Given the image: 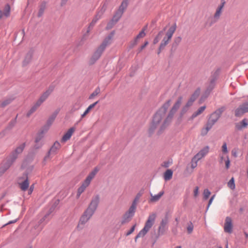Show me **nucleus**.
I'll return each mask as SVG.
<instances>
[{
  "mask_svg": "<svg viewBox=\"0 0 248 248\" xmlns=\"http://www.w3.org/2000/svg\"><path fill=\"white\" fill-rule=\"evenodd\" d=\"M170 104L171 100H168L154 115L148 129L147 133L149 136H152L155 132L157 135H160L169 125L173 117L170 113L166 116V112Z\"/></svg>",
  "mask_w": 248,
  "mask_h": 248,
  "instance_id": "f257e3e1",
  "label": "nucleus"
},
{
  "mask_svg": "<svg viewBox=\"0 0 248 248\" xmlns=\"http://www.w3.org/2000/svg\"><path fill=\"white\" fill-rule=\"evenodd\" d=\"M176 23H174L170 26H166L155 37L153 42L154 45L156 44L159 41H161L158 49V54H159L170 42L173 35L176 31Z\"/></svg>",
  "mask_w": 248,
  "mask_h": 248,
  "instance_id": "f03ea898",
  "label": "nucleus"
},
{
  "mask_svg": "<svg viewBox=\"0 0 248 248\" xmlns=\"http://www.w3.org/2000/svg\"><path fill=\"white\" fill-rule=\"evenodd\" d=\"M113 35V34H111L105 39L102 44L92 56L90 59V63H94L100 57L106 47L110 44Z\"/></svg>",
  "mask_w": 248,
  "mask_h": 248,
  "instance_id": "7ed1b4c3",
  "label": "nucleus"
},
{
  "mask_svg": "<svg viewBox=\"0 0 248 248\" xmlns=\"http://www.w3.org/2000/svg\"><path fill=\"white\" fill-rule=\"evenodd\" d=\"M99 170L95 168L87 176L85 180L82 183L81 186L78 188L77 192V197L79 198L80 195L85 191L86 188L89 186L91 181L94 177Z\"/></svg>",
  "mask_w": 248,
  "mask_h": 248,
  "instance_id": "20e7f679",
  "label": "nucleus"
},
{
  "mask_svg": "<svg viewBox=\"0 0 248 248\" xmlns=\"http://www.w3.org/2000/svg\"><path fill=\"white\" fill-rule=\"evenodd\" d=\"M155 217L156 215L155 213H152L149 216L148 219L145 222L144 228L139 232V233L136 236L135 240H136L138 238L143 237L147 233V232L153 226L155 222Z\"/></svg>",
  "mask_w": 248,
  "mask_h": 248,
  "instance_id": "39448f33",
  "label": "nucleus"
},
{
  "mask_svg": "<svg viewBox=\"0 0 248 248\" xmlns=\"http://www.w3.org/2000/svg\"><path fill=\"white\" fill-rule=\"evenodd\" d=\"M129 0H123L120 7L116 13V14L114 16L112 21H115L116 22L122 16L124 11L126 8Z\"/></svg>",
  "mask_w": 248,
  "mask_h": 248,
  "instance_id": "423d86ee",
  "label": "nucleus"
},
{
  "mask_svg": "<svg viewBox=\"0 0 248 248\" xmlns=\"http://www.w3.org/2000/svg\"><path fill=\"white\" fill-rule=\"evenodd\" d=\"M225 4V1L224 0H221L220 4L218 6L216 9V12L214 15V17L212 18L211 19V22L209 24L210 26L216 23L219 19Z\"/></svg>",
  "mask_w": 248,
  "mask_h": 248,
  "instance_id": "0eeeda50",
  "label": "nucleus"
},
{
  "mask_svg": "<svg viewBox=\"0 0 248 248\" xmlns=\"http://www.w3.org/2000/svg\"><path fill=\"white\" fill-rule=\"evenodd\" d=\"M99 200L100 197L99 195L94 196L92 198L88 208L86 209V211L93 215L98 206Z\"/></svg>",
  "mask_w": 248,
  "mask_h": 248,
  "instance_id": "6e6552de",
  "label": "nucleus"
},
{
  "mask_svg": "<svg viewBox=\"0 0 248 248\" xmlns=\"http://www.w3.org/2000/svg\"><path fill=\"white\" fill-rule=\"evenodd\" d=\"M223 111V108H220L216 110L211 114L208 122L214 124L218 120Z\"/></svg>",
  "mask_w": 248,
  "mask_h": 248,
  "instance_id": "1a4fd4ad",
  "label": "nucleus"
},
{
  "mask_svg": "<svg viewBox=\"0 0 248 248\" xmlns=\"http://www.w3.org/2000/svg\"><path fill=\"white\" fill-rule=\"evenodd\" d=\"M248 112V101L240 105L235 110V115L239 117Z\"/></svg>",
  "mask_w": 248,
  "mask_h": 248,
  "instance_id": "9d476101",
  "label": "nucleus"
},
{
  "mask_svg": "<svg viewBox=\"0 0 248 248\" xmlns=\"http://www.w3.org/2000/svg\"><path fill=\"white\" fill-rule=\"evenodd\" d=\"M147 30V25L145 26L141 30V31L139 32V33L136 36V37L134 39L133 41L131 42V46L132 47L134 46L139 42V40L141 38H143L146 35L145 31Z\"/></svg>",
  "mask_w": 248,
  "mask_h": 248,
  "instance_id": "9b49d317",
  "label": "nucleus"
},
{
  "mask_svg": "<svg viewBox=\"0 0 248 248\" xmlns=\"http://www.w3.org/2000/svg\"><path fill=\"white\" fill-rule=\"evenodd\" d=\"M209 147L206 146L201 149L192 158L193 162L194 161H199L204 157L209 152Z\"/></svg>",
  "mask_w": 248,
  "mask_h": 248,
  "instance_id": "f8f14e48",
  "label": "nucleus"
},
{
  "mask_svg": "<svg viewBox=\"0 0 248 248\" xmlns=\"http://www.w3.org/2000/svg\"><path fill=\"white\" fill-rule=\"evenodd\" d=\"M92 216V214L88 212V211L86 210L80 219L78 228V229L81 228L82 226L89 220Z\"/></svg>",
  "mask_w": 248,
  "mask_h": 248,
  "instance_id": "ddd939ff",
  "label": "nucleus"
},
{
  "mask_svg": "<svg viewBox=\"0 0 248 248\" xmlns=\"http://www.w3.org/2000/svg\"><path fill=\"white\" fill-rule=\"evenodd\" d=\"M183 100V97L182 96H179L173 105L172 108L169 112V113L172 116V117H173L174 114L180 108Z\"/></svg>",
  "mask_w": 248,
  "mask_h": 248,
  "instance_id": "4468645a",
  "label": "nucleus"
},
{
  "mask_svg": "<svg viewBox=\"0 0 248 248\" xmlns=\"http://www.w3.org/2000/svg\"><path fill=\"white\" fill-rule=\"evenodd\" d=\"M232 220L230 217H227L224 223V230L226 232L231 233L232 232Z\"/></svg>",
  "mask_w": 248,
  "mask_h": 248,
  "instance_id": "2eb2a0df",
  "label": "nucleus"
},
{
  "mask_svg": "<svg viewBox=\"0 0 248 248\" xmlns=\"http://www.w3.org/2000/svg\"><path fill=\"white\" fill-rule=\"evenodd\" d=\"M12 164V161L9 159L4 160L1 164L0 167V176L8 170Z\"/></svg>",
  "mask_w": 248,
  "mask_h": 248,
  "instance_id": "dca6fc26",
  "label": "nucleus"
},
{
  "mask_svg": "<svg viewBox=\"0 0 248 248\" xmlns=\"http://www.w3.org/2000/svg\"><path fill=\"white\" fill-rule=\"evenodd\" d=\"M60 144L58 142L56 141L50 148L48 153V155L44 157V160L46 161L49 158L50 155L55 154L57 152L58 149L60 148Z\"/></svg>",
  "mask_w": 248,
  "mask_h": 248,
  "instance_id": "f3484780",
  "label": "nucleus"
},
{
  "mask_svg": "<svg viewBox=\"0 0 248 248\" xmlns=\"http://www.w3.org/2000/svg\"><path fill=\"white\" fill-rule=\"evenodd\" d=\"M33 54V51L32 50H30L27 52L22 62L23 66L27 65L31 62L32 60Z\"/></svg>",
  "mask_w": 248,
  "mask_h": 248,
  "instance_id": "a211bd4d",
  "label": "nucleus"
},
{
  "mask_svg": "<svg viewBox=\"0 0 248 248\" xmlns=\"http://www.w3.org/2000/svg\"><path fill=\"white\" fill-rule=\"evenodd\" d=\"M53 89V87H49V88L40 96L39 99L43 103L52 93Z\"/></svg>",
  "mask_w": 248,
  "mask_h": 248,
  "instance_id": "6ab92c4d",
  "label": "nucleus"
},
{
  "mask_svg": "<svg viewBox=\"0 0 248 248\" xmlns=\"http://www.w3.org/2000/svg\"><path fill=\"white\" fill-rule=\"evenodd\" d=\"M75 131V128L71 127L63 136V142L69 140Z\"/></svg>",
  "mask_w": 248,
  "mask_h": 248,
  "instance_id": "aec40b11",
  "label": "nucleus"
},
{
  "mask_svg": "<svg viewBox=\"0 0 248 248\" xmlns=\"http://www.w3.org/2000/svg\"><path fill=\"white\" fill-rule=\"evenodd\" d=\"M168 222V218L165 217L163 219L160 223V225L158 228V232L161 234H163L165 231V228Z\"/></svg>",
  "mask_w": 248,
  "mask_h": 248,
  "instance_id": "412c9836",
  "label": "nucleus"
},
{
  "mask_svg": "<svg viewBox=\"0 0 248 248\" xmlns=\"http://www.w3.org/2000/svg\"><path fill=\"white\" fill-rule=\"evenodd\" d=\"M248 125V120L246 119H244L242 121L236 124V127L238 130H241L243 128H246Z\"/></svg>",
  "mask_w": 248,
  "mask_h": 248,
  "instance_id": "4be33fe9",
  "label": "nucleus"
},
{
  "mask_svg": "<svg viewBox=\"0 0 248 248\" xmlns=\"http://www.w3.org/2000/svg\"><path fill=\"white\" fill-rule=\"evenodd\" d=\"M50 213H47L38 222V223L39 224V225H41L42 224H43L42 225H41V227H40V230H41L43 227L44 226V225L48 222V221L49 220V215H50Z\"/></svg>",
  "mask_w": 248,
  "mask_h": 248,
  "instance_id": "5701e85b",
  "label": "nucleus"
},
{
  "mask_svg": "<svg viewBox=\"0 0 248 248\" xmlns=\"http://www.w3.org/2000/svg\"><path fill=\"white\" fill-rule=\"evenodd\" d=\"M19 185L21 189L23 191H26L29 187V182L27 177L21 182H19Z\"/></svg>",
  "mask_w": 248,
  "mask_h": 248,
  "instance_id": "b1692460",
  "label": "nucleus"
},
{
  "mask_svg": "<svg viewBox=\"0 0 248 248\" xmlns=\"http://www.w3.org/2000/svg\"><path fill=\"white\" fill-rule=\"evenodd\" d=\"M163 194L164 192L161 191L158 194L155 195H153L152 194H151V197L150 199V202H154L158 201L163 195Z\"/></svg>",
  "mask_w": 248,
  "mask_h": 248,
  "instance_id": "393cba45",
  "label": "nucleus"
},
{
  "mask_svg": "<svg viewBox=\"0 0 248 248\" xmlns=\"http://www.w3.org/2000/svg\"><path fill=\"white\" fill-rule=\"evenodd\" d=\"M205 106H202L200 107L196 112L193 113L191 117V119H193L198 115L201 114L205 110Z\"/></svg>",
  "mask_w": 248,
  "mask_h": 248,
  "instance_id": "a878e982",
  "label": "nucleus"
},
{
  "mask_svg": "<svg viewBox=\"0 0 248 248\" xmlns=\"http://www.w3.org/2000/svg\"><path fill=\"white\" fill-rule=\"evenodd\" d=\"M173 172L171 170H167L164 174V179L165 181H169L172 178Z\"/></svg>",
  "mask_w": 248,
  "mask_h": 248,
  "instance_id": "bb28decb",
  "label": "nucleus"
},
{
  "mask_svg": "<svg viewBox=\"0 0 248 248\" xmlns=\"http://www.w3.org/2000/svg\"><path fill=\"white\" fill-rule=\"evenodd\" d=\"M26 146V143L24 142L18 146H17L15 150L14 151L15 152V154H17V155H19L21 154L24 150L25 147Z\"/></svg>",
  "mask_w": 248,
  "mask_h": 248,
  "instance_id": "cd10ccee",
  "label": "nucleus"
},
{
  "mask_svg": "<svg viewBox=\"0 0 248 248\" xmlns=\"http://www.w3.org/2000/svg\"><path fill=\"white\" fill-rule=\"evenodd\" d=\"M46 8V2H42L39 6L38 16L41 17L44 14V11Z\"/></svg>",
  "mask_w": 248,
  "mask_h": 248,
  "instance_id": "c85d7f7f",
  "label": "nucleus"
},
{
  "mask_svg": "<svg viewBox=\"0 0 248 248\" xmlns=\"http://www.w3.org/2000/svg\"><path fill=\"white\" fill-rule=\"evenodd\" d=\"M97 103L98 101H96L95 103L90 105L84 111V112L81 115V118H84L90 111V110L95 106Z\"/></svg>",
  "mask_w": 248,
  "mask_h": 248,
  "instance_id": "c756f323",
  "label": "nucleus"
},
{
  "mask_svg": "<svg viewBox=\"0 0 248 248\" xmlns=\"http://www.w3.org/2000/svg\"><path fill=\"white\" fill-rule=\"evenodd\" d=\"M14 100L13 98L12 97H9L7 98H6L4 99L1 103L0 104V107L1 108H4L6 106L10 104Z\"/></svg>",
  "mask_w": 248,
  "mask_h": 248,
  "instance_id": "7c9ffc66",
  "label": "nucleus"
},
{
  "mask_svg": "<svg viewBox=\"0 0 248 248\" xmlns=\"http://www.w3.org/2000/svg\"><path fill=\"white\" fill-rule=\"evenodd\" d=\"M133 216V215H132L130 214H129L128 213H127V212L125 213V214L124 215V216L123 217V218L122 223L123 224H124V223L128 222L131 220V219Z\"/></svg>",
  "mask_w": 248,
  "mask_h": 248,
  "instance_id": "2f4dec72",
  "label": "nucleus"
},
{
  "mask_svg": "<svg viewBox=\"0 0 248 248\" xmlns=\"http://www.w3.org/2000/svg\"><path fill=\"white\" fill-rule=\"evenodd\" d=\"M57 115V112H55L53 113L47 120L46 124L50 127L53 122H54L56 116Z\"/></svg>",
  "mask_w": 248,
  "mask_h": 248,
  "instance_id": "473e14b6",
  "label": "nucleus"
},
{
  "mask_svg": "<svg viewBox=\"0 0 248 248\" xmlns=\"http://www.w3.org/2000/svg\"><path fill=\"white\" fill-rule=\"evenodd\" d=\"M10 5L9 4H7L4 7L3 14L6 17L9 16L10 15Z\"/></svg>",
  "mask_w": 248,
  "mask_h": 248,
  "instance_id": "72a5a7b5",
  "label": "nucleus"
},
{
  "mask_svg": "<svg viewBox=\"0 0 248 248\" xmlns=\"http://www.w3.org/2000/svg\"><path fill=\"white\" fill-rule=\"evenodd\" d=\"M45 134L42 132L39 131L37 134L36 137L35 139V141L38 142L40 141H44L43 138L44 137Z\"/></svg>",
  "mask_w": 248,
  "mask_h": 248,
  "instance_id": "f704fd0d",
  "label": "nucleus"
},
{
  "mask_svg": "<svg viewBox=\"0 0 248 248\" xmlns=\"http://www.w3.org/2000/svg\"><path fill=\"white\" fill-rule=\"evenodd\" d=\"M195 100L194 99V98L193 99V98L190 97L188 101H187V102L186 103L185 106L184 107L183 111L186 110V109H188V108L192 105L193 102Z\"/></svg>",
  "mask_w": 248,
  "mask_h": 248,
  "instance_id": "c9c22d12",
  "label": "nucleus"
},
{
  "mask_svg": "<svg viewBox=\"0 0 248 248\" xmlns=\"http://www.w3.org/2000/svg\"><path fill=\"white\" fill-rule=\"evenodd\" d=\"M228 186L232 190H233L235 188V185L234 183V179L232 177L228 183Z\"/></svg>",
  "mask_w": 248,
  "mask_h": 248,
  "instance_id": "e433bc0d",
  "label": "nucleus"
},
{
  "mask_svg": "<svg viewBox=\"0 0 248 248\" xmlns=\"http://www.w3.org/2000/svg\"><path fill=\"white\" fill-rule=\"evenodd\" d=\"M38 108L35 107L34 105L31 107L26 114L27 117H29L32 113H33Z\"/></svg>",
  "mask_w": 248,
  "mask_h": 248,
  "instance_id": "4c0bfd02",
  "label": "nucleus"
},
{
  "mask_svg": "<svg viewBox=\"0 0 248 248\" xmlns=\"http://www.w3.org/2000/svg\"><path fill=\"white\" fill-rule=\"evenodd\" d=\"M136 207L137 205H135V203H132L127 212L129 214H130L134 216L136 211Z\"/></svg>",
  "mask_w": 248,
  "mask_h": 248,
  "instance_id": "58836bf2",
  "label": "nucleus"
},
{
  "mask_svg": "<svg viewBox=\"0 0 248 248\" xmlns=\"http://www.w3.org/2000/svg\"><path fill=\"white\" fill-rule=\"evenodd\" d=\"M100 93V89L99 87H97L93 92V93L89 96V99H93L94 97L98 95Z\"/></svg>",
  "mask_w": 248,
  "mask_h": 248,
  "instance_id": "ea45409f",
  "label": "nucleus"
},
{
  "mask_svg": "<svg viewBox=\"0 0 248 248\" xmlns=\"http://www.w3.org/2000/svg\"><path fill=\"white\" fill-rule=\"evenodd\" d=\"M18 155L17 154H15V152L13 151V152L11 153L9 156V158L8 159L11 161H12V163L16 160L17 158Z\"/></svg>",
  "mask_w": 248,
  "mask_h": 248,
  "instance_id": "a19ab883",
  "label": "nucleus"
},
{
  "mask_svg": "<svg viewBox=\"0 0 248 248\" xmlns=\"http://www.w3.org/2000/svg\"><path fill=\"white\" fill-rule=\"evenodd\" d=\"M44 144V141H38V142L35 141L34 148L35 149H39L43 146Z\"/></svg>",
  "mask_w": 248,
  "mask_h": 248,
  "instance_id": "79ce46f5",
  "label": "nucleus"
},
{
  "mask_svg": "<svg viewBox=\"0 0 248 248\" xmlns=\"http://www.w3.org/2000/svg\"><path fill=\"white\" fill-rule=\"evenodd\" d=\"M211 194L210 191L208 189H205L203 191V195L204 200H207Z\"/></svg>",
  "mask_w": 248,
  "mask_h": 248,
  "instance_id": "37998d69",
  "label": "nucleus"
},
{
  "mask_svg": "<svg viewBox=\"0 0 248 248\" xmlns=\"http://www.w3.org/2000/svg\"><path fill=\"white\" fill-rule=\"evenodd\" d=\"M50 128V126H49L48 125H46V124H45L41 129V130H40V132H42L43 133H44V134H45L47 132V131L48 130V129H49Z\"/></svg>",
  "mask_w": 248,
  "mask_h": 248,
  "instance_id": "c03bdc74",
  "label": "nucleus"
},
{
  "mask_svg": "<svg viewBox=\"0 0 248 248\" xmlns=\"http://www.w3.org/2000/svg\"><path fill=\"white\" fill-rule=\"evenodd\" d=\"M200 93V90L199 89H197L193 94L192 95L191 97L194 98L195 100L197 99V98L199 96Z\"/></svg>",
  "mask_w": 248,
  "mask_h": 248,
  "instance_id": "a18cd8bd",
  "label": "nucleus"
},
{
  "mask_svg": "<svg viewBox=\"0 0 248 248\" xmlns=\"http://www.w3.org/2000/svg\"><path fill=\"white\" fill-rule=\"evenodd\" d=\"M199 194V188L198 186L195 187L193 190V195L195 198H197Z\"/></svg>",
  "mask_w": 248,
  "mask_h": 248,
  "instance_id": "49530a36",
  "label": "nucleus"
},
{
  "mask_svg": "<svg viewBox=\"0 0 248 248\" xmlns=\"http://www.w3.org/2000/svg\"><path fill=\"white\" fill-rule=\"evenodd\" d=\"M214 125L213 124H211V123L207 122L206 124L205 125L204 128L208 132L212 127V126Z\"/></svg>",
  "mask_w": 248,
  "mask_h": 248,
  "instance_id": "de8ad7c7",
  "label": "nucleus"
},
{
  "mask_svg": "<svg viewBox=\"0 0 248 248\" xmlns=\"http://www.w3.org/2000/svg\"><path fill=\"white\" fill-rule=\"evenodd\" d=\"M222 151L224 154H227L228 152L226 142H224L222 146Z\"/></svg>",
  "mask_w": 248,
  "mask_h": 248,
  "instance_id": "09e8293b",
  "label": "nucleus"
},
{
  "mask_svg": "<svg viewBox=\"0 0 248 248\" xmlns=\"http://www.w3.org/2000/svg\"><path fill=\"white\" fill-rule=\"evenodd\" d=\"M225 163L226 169H228L230 166V161L228 156H226V159L225 160Z\"/></svg>",
  "mask_w": 248,
  "mask_h": 248,
  "instance_id": "8fccbe9b",
  "label": "nucleus"
},
{
  "mask_svg": "<svg viewBox=\"0 0 248 248\" xmlns=\"http://www.w3.org/2000/svg\"><path fill=\"white\" fill-rule=\"evenodd\" d=\"M140 197H141V194H140V193H138L136 195V196L134 201L132 203H135V205H137V202H138V201H139V199H140Z\"/></svg>",
  "mask_w": 248,
  "mask_h": 248,
  "instance_id": "3c124183",
  "label": "nucleus"
},
{
  "mask_svg": "<svg viewBox=\"0 0 248 248\" xmlns=\"http://www.w3.org/2000/svg\"><path fill=\"white\" fill-rule=\"evenodd\" d=\"M136 226V224L132 226V227L131 228V229L126 232V235L128 236V235H129L130 234H131L134 231Z\"/></svg>",
  "mask_w": 248,
  "mask_h": 248,
  "instance_id": "603ef678",
  "label": "nucleus"
},
{
  "mask_svg": "<svg viewBox=\"0 0 248 248\" xmlns=\"http://www.w3.org/2000/svg\"><path fill=\"white\" fill-rule=\"evenodd\" d=\"M42 103L43 102L39 99H38L34 103V105L37 108H38L42 105Z\"/></svg>",
  "mask_w": 248,
  "mask_h": 248,
  "instance_id": "864d4df0",
  "label": "nucleus"
},
{
  "mask_svg": "<svg viewBox=\"0 0 248 248\" xmlns=\"http://www.w3.org/2000/svg\"><path fill=\"white\" fill-rule=\"evenodd\" d=\"M182 40V38L180 36H178L174 39V43L177 45L179 44Z\"/></svg>",
  "mask_w": 248,
  "mask_h": 248,
  "instance_id": "5fc2aeb1",
  "label": "nucleus"
},
{
  "mask_svg": "<svg viewBox=\"0 0 248 248\" xmlns=\"http://www.w3.org/2000/svg\"><path fill=\"white\" fill-rule=\"evenodd\" d=\"M16 123V120L15 119V120H13L10 123L8 127L10 129L12 128L15 125Z\"/></svg>",
  "mask_w": 248,
  "mask_h": 248,
  "instance_id": "6e6d98bb",
  "label": "nucleus"
},
{
  "mask_svg": "<svg viewBox=\"0 0 248 248\" xmlns=\"http://www.w3.org/2000/svg\"><path fill=\"white\" fill-rule=\"evenodd\" d=\"M207 133H208V131H207V130L205 129V128L204 127L202 128V129L201 130V134L202 136H205L207 134Z\"/></svg>",
  "mask_w": 248,
  "mask_h": 248,
  "instance_id": "4d7b16f0",
  "label": "nucleus"
},
{
  "mask_svg": "<svg viewBox=\"0 0 248 248\" xmlns=\"http://www.w3.org/2000/svg\"><path fill=\"white\" fill-rule=\"evenodd\" d=\"M148 45V42L147 41H145L144 45L140 46L139 52L141 51Z\"/></svg>",
  "mask_w": 248,
  "mask_h": 248,
  "instance_id": "13d9d810",
  "label": "nucleus"
},
{
  "mask_svg": "<svg viewBox=\"0 0 248 248\" xmlns=\"http://www.w3.org/2000/svg\"><path fill=\"white\" fill-rule=\"evenodd\" d=\"M17 219H16L15 220L10 221L8 223H7L3 225L2 227H5L6 226H7L8 225H9V224H12V223H16L17 221Z\"/></svg>",
  "mask_w": 248,
  "mask_h": 248,
  "instance_id": "bf43d9fd",
  "label": "nucleus"
},
{
  "mask_svg": "<svg viewBox=\"0 0 248 248\" xmlns=\"http://www.w3.org/2000/svg\"><path fill=\"white\" fill-rule=\"evenodd\" d=\"M198 161H193L192 160L191 162V168L192 169L195 168L197 166V162Z\"/></svg>",
  "mask_w": 248,
  "mask_h": 248,
  "instance_id": "052dcab7",
  "label": "nucleus"
},
{
  "mask_svg": "<svg viewBox=\"0 0 248 248\" xmlns=\"http://www.w3.org/2000/svg\"><path fill=\"white\" fill-rule=\"evenodd\" d=\"M216 195H214L212 196V197L210 198L209 201L208 205V208L209 207V206L212 204L214 198H215Z\"/></svg>",
  "mask_w": 248,
  "mask_h": 248,
  "instance_id": "680f3d73",
  "label": "nucleus"
},
{
  "mask_svg": "<svg viewBox=\"0 0 248 248\" xmlns=\"http://www.w3.org/2000/svg\"><path fill=\"white\" fill-rule=\"evenodd\" d=\"M33 189H34V184H32L30 188H29V194H31V193L32 192L33 190Z\"/></svg>",
  "mask_w": 248,
  "mask_h": 248,
  "instance_id": "e2e57ef3",
  "label": "nucleus"
},
{
  "mask_svg": "<svg viewBox=\"0 0 248 248\" xmlns=\"http://www.w3.org/2000/svg\"><path fill=\"white\" fill-rule=\"evenodd\" d=\"M193 226H189L187 228V231H188V232L189 233H190L192 231H193Z\"/></svg>",
  "mask_w": 248,
  "mask_h": 248,
  "instance_id": "0e129e2a",
  "label": "nucleus"
},
{
  "mask_svg": "<svg viewBox=\"0 0 248 248\" xmlns=\"http://www.w3.org/2000/svg\"><path fill=\"white\" fill-rule=\"evenodd\" d=\"M224 159V157L223 155H220L219 157V162L220 164H222L223 163V161Z\"/></svg>",
  "mask_w": 248,
  "mask_h": 248,
  "instance_id": "69168bd1",
  "label": "nucleus"
},
{
  "mask_svg": "<svg viewBox=\"0 0 248 248\" xmlns=\"http://www.w3.org/2000/svg\"><path fill=\"white\" fill-rule=\"evenodd\" d=\"M232 155L233 156H234V157H236L237 156V153H236V151H234V150H232Z\"/></svg>",
  "mask_w": 248,
  "mask_h": 248,
  "instance_id": "338daca9",
  "label": "nucleus"
},
{
  "mask_svg": "<svg viewBox=\"0 0 248 248\" xmlns=\"http://www.w3.org/2000/svg\"><path fill=\"white\" fill-rule=\"evenodd\" d=\"M169 162H164L163 166L167 168L169 166Z\"/></svg>",
  "mask_w": 248,
  "mask_h": 248,
  "instance_id": "774afa93",
  "label": "nucleus"
}]
</instances>
